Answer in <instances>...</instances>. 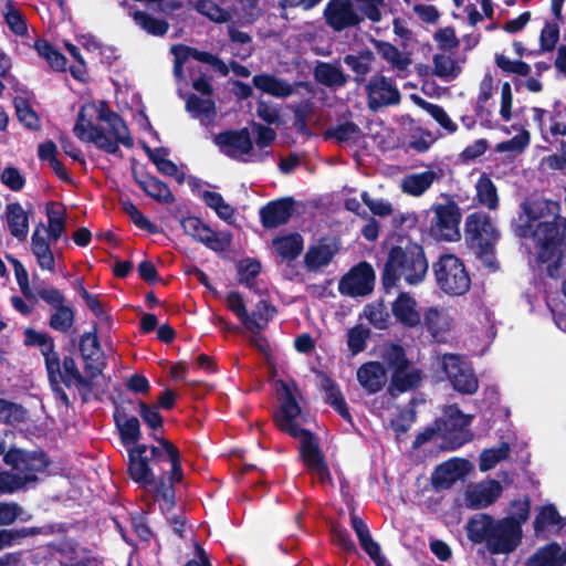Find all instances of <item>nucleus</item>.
Segmentation results:
<instances>
[{"label":"nucleus","instance_id":"1","mask_svg":"<svg viewBox=\"0 0 566 566\" xmlns=\"http://www.w3.org/2000/svg\"><path fill=\"white\" fill-rule=\"evenodd\" d=\"M123 446L127 449V474L144 488H154L155 497L164 502L163 512L176 505L175 484L184 479L181 453L168 439L150 434L158 446L138 443L142 438L140 422L135 416L126 417L124 410L113 415Z\"/></svg>","mask_w":566,"mask_h":566},{"label":"nucleus","instance_id":"2","mask_svg":"<svg viewBox=\"0 0 566 566\" xmlns=\"http://www.w3.org/2000/svg\"><path fill=\"white\" fill-rule=\"evenodd\" d=\"M521 209L525 220L514 226V234L520 239L532 238L536 262L547 264L549 277H559L566 255V217L562 216L560 202L535 199L524 201Z\"/></svg>","mask_w":566,"mask_h":566},{"label":"nucleus","instance_id":"3","mask_svg":"<svg viewBox=\"0 0 566 566\" xmlns=\"http://www.w3.org/2000/svg\"><path fill=\"white\" fill-rule=\"evenodd\" d=\"M277 386L281 406L273 413L275 426L280 431L300 440V458L311 474L317 475L322 484L332 481V474L318 438L311 430L301 428L296 422V418L302 412L296 400L297 385L294 381L279 380Z\"/></svg>","mask_w":566,"mask_h":566},{"label":"nucleus","instance_id":"4","mask_svg":"<svg viewBox=\"0 0 566 566\" xmlns=\"http://www.w3.org/2000/svg\"><path fill=\"white\" fill-rule=\"evenodd\" d=\"M392 242L381 273V286L390 293L401 279L409 285L422 283L429 270V263L422 244L408 235L398 234Z\"/></svg>","mask_w":566,"mask_h":566},{"label":"nucleus","instance_id":"5","mask_svg":"<svg viewBox=\"0 0 566 566\" xmlns=\"http://www.w3.org/2000/svg\"><path fill=\"white\" fill-rule=\"evenodd\" d=\"M465 237L471 248L476 250V256L489 268L496 269L495 243L500 233L493 226L489 214L472 212L465 219Z\"/></svg>","mask_w":566,"mask_h":566},{"label":"nucleus","instance_id":"6","mask_svg":"<svg viewBox=\"0 0 566 566\" xmlns=\"http://www.w3.org/2000/svg\"><path fill=\"white\" fill-rule=\"evenodd\" d=\"M184 2H145L144 10H133L129 8V15L135 24L147 34L153 36H164L169 30V22L166 18L177 22H187L182 17Z\"/></svg>","mask_w":566,"mask_h":566},{"label":"nucleus","instance_id":"7","mask_svg":"<svg viewBox=\"0 0 566 566\" xmlns=\"http://www.w3.org/2000/svg\"><path fill=\"white\" fill-rule=\"evenodd\" d=\"M438 289L449 296H462L471 287V276L464 262L453 253H443L432 263Z\"/></svg>","mask_w":566,"mask_h":566},{"label":"nucleus","instance_id":"8","mask_svg":"<svg viewBox=\"0 0 566 566\" xmlns=\"http://www.w3.org/2000/svg\"><path fill=\"white\" fill-rule=\"evenodd\" d=\"M473 419V415L463 413L455 403L444 407L442 416L437 418L442 438L441 448L452 451L471 442L474 434L469 427Z\"/></svg>","mask_w":566,"mask_h":566},{"label":"nucleus","instance_id":"9","mask_svg":"<svg viewBox=\"0 0 566 566\" xmlns=\"http://www.w3.org/2000/svg\"><path fill=\"white\" fill-rule=\"evenodd\" d=\"M95 113V103H85L81 107L73 128L75 136L82 142L95 144L98 149L107 154L123 158V151L119 146H117L115 142H111V137L107 136L105 129L92 123Z\"/></svg>","mask_w":566,"mask_h":566},{"label":"nucleus","instance_id":"10","mask_svg":"<svg viewBox=\"0 0 566 566\" xmlns=\"http://www.w3.org/2000/svg\"><path fill=\"white\" fill-rule=\"evenodd\" d=\"M433 217L428 228L429 235L437 241L452 242L460 239L459 226L462 213L454 200L432 206Z\"/></svg>","mask_w":566,"mask_h":566},{"label":"nucleus","instance_id":"11","mask_svg":"<svg viewBox=\"0 0 566 566\" xmlns=\"http://www.w3.org/2000/svg\"><path fill=\"white\" fill-rule=\"evenodd\" d=\"M35 293L40 300L54 310L49 318L50 328L67 334L75 323V310L72 305L66 304L63 292L53 286H36Z\"/></svg>","mask_w":566,"mask_h":566},{"label":"nucleus","instance_id":"12","mask_svg":"<svg viewBox=\"0 0 566 566\" xmlns=\"http://www.w3.org/2000/svg\"><path fill=\"white\" fill-rule=\"evenodd\" d=\"M3 461L23 478H30V483L36 482V474L44 472L50 465V459L44 451H27L14 447L4 453Z\"/></svg>","mask_w":566,"mask_h":566},{"label":"nucleus","instance_id":"13","mask_svg":"<svg viewBox=\"0 0 566 566\" xmlns=\"http://www.w3.org/2000/svg\"><path fill=\"white\" fill-rule=\"evenodd\" d=\"M442 369L454 390L463 395H473L479 389V380L461 357L457 354L442 356Z\"/></svg>","mask_w":566,"mask_h":566},{"label":"nucleus","instance_id":"14","mask_svg":"<svg viewBox=\"0 0 566 566\" xmlns=\"http://www.w3.org/2000/svg\"><path fill=\"white\" fill-rule=\"evenodd\" d=\"M365 90L367 107L371 112H377L382 107L398 105L401 101V94L395 81L385 75L376 74L371 76Z\"/></svg>","mask_w":566,"mask_h":566},{"label":"nucleus","instance_id":"15","mask_svg":"<svg viewBox=\"0 0 566 566\" xmlns=\"http://www.w3.org/2000/svg\"><path fill=\"white\" fill-rule=\"evenodd\" d=\"M375 271L368 262H360L346 273L338 283L342 295L352 297L366 296L374 290Z\"/></svg>","mask_w":566,"mask_h":566},{"label":"nucleus","instance_id":"16","mask_svg":"<svg viewBox=\"0 0 566 566\" xmlns=\"http://www.w3.org/2000/svg\"><path fill=\"white\" fill-rule=\"evenodd\" d=\"M522 536V527L511 518L503 517L494 523L488 549L493 555L510 554L518 547Z\"/></svg>","mask_w":566,"mask_h":566},{"label":"nucleus","instance_id":"17","mask_svg":"<svg viewBox=\"0 0 566 566\" xmlns=\"http://www.w3.org/2000/svg\"><path fill=\"white\" fill-rule=\"evenodd\" d=\"M213 143L231 159H239V155L253 154V140L247 127L223 130L213 137Z\"/></svg>","mask_w":566,"mask_h":566},{"label":"nucleus","instance_id":"18","mask_svg":"<svg viewBox=\"0 0 566 566\" xmlns=\"http://www.w3.org/2000/svg\"><path fill=\"white\" fill-rule=\"evenodd\" d=\"M97 119L105 122L109 127L111 142H115L117 146L122 144L126 148H132L134 145L129 129L122 118V116L109 109L106 101H101L99 105H96Z\"/></svg>","mask_w":566,"mask_h":566},{"label":"nucleus","instance_id":"19","mask_svg":"<svg viewBox=\"0 0 566 566\" xmlns=\"http://www.w3.org/2000/svg\"><path fill=\"white\" fill-rule=\"evenodd\" d=\"M294 205L295 201L292 197H284L261 207L259 216L262 227L274 229L287 223L294 212Z\"/></svg>","mask_w":566,"mask_h":566},{"label":"nucleus","instance_id":"20","mask_svg":"<svg viewBox=\"0 0 566 566\" xmlns=\"http://www.w3.org/2000/svg\"><path fill=\"white\" fill-rule=\"evenodd\" d=\"M354 2H327L324 9L326 24L335 31L356 27L363 21L353 7Z\"/></svg>","mask_w":566,"mask_h":566},{"label":"nucleus","instance_id":"21","mask_svg":"<svg viewBox=\"0 0 566 566\" xmlns=\"http://www.w3.org/2000/svg\"><path fill=\"white\" fill-rule=\"evenodd\" d=\"M24 345L41 347V354L44 357L46 374L51 377L57 374L59 353L55 350V343L52 336L44 332H38L28 327L24 331Z\"/></svg>","mask_w":566,"mask_h":566},{"label":"nucleus","instance_id":"22","mask_svg":"<svg viewBox=\"0 0 566 566\" xmlns=\"http://www.w3.org/2000/svg\"><path fill=\"white\" fill-rule=\"evenodd\" d=\"M452 324L453 319L448 312L437 306L427 307L421 314L420 325L439 343L446 340Z\"/></svg>","mask_w":566,"mask_h":566},{"label":"nucleus","instance_id":"23","mask_svg":"<svg viewBox=\"0 0 566 566\" xmlns=\"http://www.w3.org/2000/svg\"><path fill=\"white\" fill-rule=\"evenodd\" d=\"M48 379L50 384H56V381H61L67 388L71 386H75L78 390L92 389V381L90 378L84 377L77 368V365L72 356H64L63 360L59 358V369L57 374L55 373L53 377L48 375Z\"/></svg>","mask_w":566,"mask_h":566},{"label":"nucleus","instance_id":"24","mask_svg":"<svg viewBox=\"0 0 566 566\" xmlns=\"http://www.w3.org/2000/svg\"><path fill=\"white\" fill-rule=\"evenodd\" d=\"M391 312L397 322L412 329L421 324V314L417 311V301L407 292H400L391 304Z\"/></svg>","mask_w":566,"mask_h":566},{"label":"nucleus","instance_id":"25","mask_svg":"<svg viewBox=\"0 0 566 566\" xmlns=\"http://www.w3.org/2000/svg\"><path fill=\"white\" fill-rule=\"evenodd\" d=\"M357 380L367 394H377L387 382V370L379 361H367L357 369Z\"/></svg>","mask_w":566,"mask_h":566},{"label":"nucleus","instance_id":"26","mask_svg":"<svg viewBox=\"0 0 566 566\" xmlns=\"http://www.w3.org/2000/svg\"><path fill=\"white\" fill-rule=\"evenodd\" d=\"M133 178L138 187L155 201L165 205L175 202V196L170 188L159 178L149 174L139 176L135 169H133Z\"/></svg>","mask_w":566,"mask_h":566},{"label":"nucleus","instance_id":"27","mask_svg":"<svg viewBox=\"0 0 566 566\" xmlns=\"http://www.w3.org/2000/svg\"><path fill=\"white\" fill-rule=\"evenodd\" d=\"M192 10L216 23H226L233 19L231 8H222L218 2H184V10L180 11L188 19Z\"/></svg>","mask_w":566,"mask_h":566},{"label":"nucleus","instance_id":"28","mask_svg":"<svg viewBox=\"0 0 566 566\" xmlns=\"http://www.w3.org/2000/svg\"><path fill=\"white\" fill-rule=\"evenodd\" d=\"M442 170H426L419 174H410L403 177L401 189L405 193L419 197L423 195L436 180H440Z\"/></svg>","mask_w":566,"mask_h":566},{"label":"nucleus","instance_id":"29","mask_svg":"<svg viewBox=\"0 0 566 566\" xmlns=\"http://www.w3.org/2000/svg\"><path fill=\"white\" fill-rule=\"evenodd\" d=\"M45 230L44 224L40 222L31 237V250L36 258V262L42 270L54 271L55 259L50 248L49 241L41 235V231Z\"/></svg>","mask_w":566,"mask_h":566},{"label":"nucleus","instance_id":"30","mask_svg":"<svg viewBox=\"0 0 566 566\" xmlns=\"http://www.w3.org/2000/svg\"><path fill=\"white\" fill-rule=\"evenodd\" d=\"M322 389L325 392V402L329 405L345 421L353 423V417L338 384L331 377L324 375L322 378Z\"/></svg>","mask_w":566,"mask_h":566},{"label":"nucleus","instance_id":"31","mask_svg":"<svg viewBox=\"0 0 566 566\" xmlns=\"http://www.w3.org/2000/svg\"><path fill=\"white\" fill-rule=\"evenodd\" d=\"M255 88L274 97H289L294 93V88L287 82L276 77L273 74L261 73L252 77Z\"/></svg>","mask_w":566,"mask_h":566},{"label":"nucleus","instance_id":"32","mask_svg":"<svg viewBox=\"0 0 566 566\" xmlns=\"http://www.w3.org/2000/svg\"><path fill=\"white\" fill-rule=\"evenodd\" d=\"M565 518L560 516L557 507L552 504H545L538 506L536 515L533 522L534 534L538 537L545 531L553 526H557V530H562L565 526Z\"/></svg>","mask_w":566,"mask_h":566},{"label":"nucleus","instance_id":"33","mask_svg":"<svg viewBox=\"0 0 566 566\" xmlns=\"http://www.w3.org/2000/svg\"><path fill=\"white\" fill-rule=\"evenodd\" d=\"M494 523L495 520L485 513L471 517L465 526L468 538L475 544L485 542L488 547Z\"/></svg>","mask_w":566,"mask_h":566},{"label":"nucleus","instance_id":"34","mask_svg":"<svg viewBox=\"0 0 566 566\" xmlns=\"http://www.w3.org/2000/svg\"><path fill=\"white\" fill-rule=\"evenodd\" d=\"M373 44L381 59L389 63L394 70L398 72L406 71L411 64L409 54L401 53L399 49L390 42L373 40Z\"/></svg>","mask_w":566,"mask_h":566},{"label":"nucleus","instance_id":"35","mask_svg":"<svg viewBox=\"0 0 566 566\" xmlns=\"http://www.w3.org/2000/svg\"><path fill=\"white\" fill-rule=\"evenodd\" d=\"M314 78L327 87H343L348 81V76L343 70L328 62H317L314 69Z\"/></svg>","mask_w":566,"mask_h":566},{"label":"nucleus","instance_id":"36","mask_svg":"<svg viewBox=\"0 0 566 566\" xmlns=\"http://www.w3.org/2000/svg\"><path fill=\"white\" fill-rule=\"evenodd\" d=\"M375 54L370 50H361L358 54H347L344 63L354 72V81L357 85L366 82V76L371 71Z\"/></svg>","mask_w":566,"mask_h":566},{"label":"nucleus","instance_id":"37","mask_svg":"<svg viewBox=\"0 0 566 566\" xmlns=\"http://www.w3.org/2000/svg\"><path fill=\"white\" fill-rule=\"evenodd\" d=\"M7 223L10 233L20 241H24L29 233V218L19 202L7 205Z\"/></svg>","mask_w":566,"mask_h":566},{"label":"nucleus","instance_id":"38","mask_svg":"<svg viewBox=\"0 0 566 566\" xmlns=\"http://www.w3.org/2000/svg\"><path fill=\"white\" fill-rule=\"evenodd\" d=\"M336 252V248H333L332 245L324 243L323 240H321L318 244L311 245L307 249L304 255V264L310 271H316L323 266L328 265Z\"/></svg>","mask_w":566,"mask_h":566},{"label":"nucleus","instance_id":"39","mask_svg":"<svg viewBox=\"0 0 566 566\" xmlns=\"http://www.w3.org/2000/svg\"><path fill=\"white\" fill-rule=\"evenodd\" d=\"M48 217V234L49 239L56 242L65 232L66 213L64 207L55 201H50L45 207Z\"/></svg>","mask_w":566,"mask_h":566},{"label":"nucleus","instance_id":"40","mask_svg":"<svg viewBox=\"0 0 566 566\" xmlns=\"http://www.w3.org/2000/svg\"><path fill=\"white\" fill-rule=\"evenodd\" d=\"M251 127L256 135L255 144L259 148V151L251 154V158L249 160L263 163L271 154V151L263 149L272 145L276 138V132L270 126H265L256 122H252Z\"/></svg>","mask_w":566,"mask_h":566},{"label":"nucleus","instance_id":"41","mask_svg":"<svg viewBox=\"0 0 566 566\" xmlns=\"http://www.w3.org/2000/svg\"><path fill=\"white\" fill-rule=\"evenodd\" d=\"M272 243L276 253L289 261L295 260L304 248V240L300 233L277 237Z\"/></svg>","mask_w":566,"mask_h":566},{"label":"nucleus","instance_id":"42","mask_svg":"<svg viewBox=\"0 0 566 566\" xmlns=\"http://www.w3.org/2000/svg\"><path fill=\"white\" fill-rule=\"evenodd\" d=\"M323 137L325 140L333 139L338 144L357 142L363 137L360 127L352 120H347L328 127Z\"/></svg>","mask_w":566,"mask_h":566},{"label":"nucleus","instance_id":"43","mask_svg":"<svg viewBox=\"0 0 566 566\" xmlns=\"http://www.w3.org/2000/svg\"><path fill=\"white\" fill-rule=\"evenodd\" d=\"M421 379V370L417 368L392 371L389 390L395 389L398 392H406L416 389Z\"/></svg>","mask_w":566,"mask_h":566},{"label":"nucleus","instance_id":"44","mask_svg":"<svg viewBox=\"0 0 566 566\" xmlns=\"http://www.w3.org/2000/svg\"><path fill=\"white\" fill-rule=\"evenodd\" d=\"M502 486L497 481H492L490 488L474 490L468 493L467 504L470 509H482L493 504L500 496Z\"/></svg>","mask_w":566,"mask_h":566},{"label":"nucleus","instance_id":"45","mask_svg":"<svg viewBox=\"0 0 566 566\" xmlns=\"http://www.w3.org/2000/svg\"><path fill=\"white\" fill-rule=\"evenodd\" d=\"M478 201L490 210H494L499 206L497 189L489 175L482 174L476 181Z\"/></svg>","mask_w":566,"mask_h":566},{"label":"nucleus","instance_id":"46","mask_svg":"<svg viewBox=\"0 0 566 566\" xmlns=\"http://www.w3.org/2000/svg\"><path fill=\"white\" fill-rule=\"evenodd\" d=\"M433 74L446 81L457 78L461 73V66L457 60L447 54H434L433 59Z\"/></svg>","mask_w":566,"mask_h":566},{"label":"nucleus","instance_id":"47","mask_svg":"<svg viewBox=\"0 0 566 566\" xmlns=\"http://www.w3.org/2000/svg\"><path fill=\"white\" fill-rule=\"evenodd\" d=\"M13 106L15 108L18 120L25 128L30 130H39L41 128L40 118L27 98L15 96L13 99Z\"/></svg>","mask_w":566,"mask_h":566},{"label":"nucleus","instance_id":"48","mask_svg":"<svg viewBox=\"0 0 566 566\" xmlns=\"http://www.w3.org/2000/svg\"><path fill=\"white\" fill-rule=\"evenodd\" d=\"M382 359L391 371L410 368V361L407 358L406 350L400 344L391 343L385 346Z\"/></svg>","mask_w":566,"mask_h":566},{"label":"nucleus","instance_id":"49","mask_svg":"<svg viewBox=\"0 0 566 566\" xmlns=\"http://www.w3.org/2000/svg\"><path fill=\"white\" fill-rule=\"evenodd\" d=\"M557 547V542H552L539 547L526 559L525 566H560Z\"/></svg>","mask_w":566,"mask_h":566},{"label":"nucleus","instance_id":"50","mask_svg":"<svg viewBox=\"0 0 566 566\" xmlns=\"http://www.w3.org/2000/svg\"><path fill=\"white\" fill-rule=\"evenodd\" d=\"M417 104L426 111L448 134H454L458 125L450 118L444 108L438 104L430 103L421 97L417 98Z\"/></svg>","mask_w":566,"mask_h":566},{"label":"nucleus","instance_id":"51","mask_svg":"<svg viewBox=\"0 0 566 566\" xmlns=\"http://www.w3.org/2000/svg\"><path fill=\"white\" fill-rule=\"evenodd\" d=\"M258 4L259 2H234L231 7V21L242 25L253 23L262 14V9Z\"/></svg>","mask_w":566,"mask_h":566},{"label":"nucleus","instance_id":"52","mask_svg":"<svg viewBox=\"0 0 566 566\" xmlns=\"http://www.w3.org/2000/svg\"><path fill=\"white\" fill-rule=\"evenodd\" d=\"M228 308L241 321L247 329L258 327L250 314L248 313L244 300L238 291H231L227 294Z\"/></svg>","mask_w":566,"mask_h":566},{"label":"nucleus","instance_id":"53","mask_svg":"<svg viewBox=\"0 0 566 566\" xmlns=\"http://www.w3.org/2000/svg\"><path fill=\"white\" fill-rule=\"evenodd\" d=\"M459 476L458 467L450 461L439 464L431 476L436 490L449 489Z\"/></svg>","mask_w":566,"mask_h":566},{"label":"nucleus","instance_id":"54","mask_svg":"<svg viewBox=\"0 0 566 566\" xmlns=\"http://www.w3.org/2000/svg\"><path fill=\"white\" fill-rule=\"evenodd\" d=\"M232 233L230 231H213L211 228L205 237H200V243L217 253L228 251L232 244Z\"/></svg>","mask_w":566,"mask_h":566},{"label":"nucleus","instance_id":"55","mask_svg":"<svg viewBox=\"0 0 566 566\" xmlns=\"http://www.w3.org/2000/svg\"><path fill=\"white\" fill-rule=\"evenodd\" d=\"M186 109L192 117L206 116L212 118L216 116V104L212 99H203L196 94H190L186 101Z\"/></svg>","mask_w":566,"mask_h":566},{"label":"nucleus","instance_id":"56","mask_svg":"<svg viewBox=\"0 0 566 566\" xmlns=\"http://www.w3.org/2000/svg\"><path fill=\"white\" fill-rule=\"evenodd\" d=\"M239 274V283L248 289H253L255 285V277L261 272V263L255 259H245L240 261L237 265Z\"/></svg>","mask_w":566,"mask_h":566},{"label":"nucleus","instance_id":"57","mask_svg":"<svg viewBox=\"0 0 566 566\" xmlns=\"http://www.w3.org/2000/svg\"><path fill=\"white\" fill-rule=\"evenodd\" d=\"M510 447L503 442L499 448L485 449L480 454L479 468L482 472L493 469L499 462L509 457Z\"/></svg>","mask_w":566,"mask_h":566},{"label":"nucleus","instance_id":"58","mask_svg":"<svg viewBox=\"0 0 566 566\" xmlns=\"http://www.w3.org/2000/svg\"><path fill=\"white\" fill-rule=\"evenodd\" d=\"M4 21L12 33L22 36L28 33V24L23 13L13 6V2H7L4 11Z\"/></svg>","mask_w":566,"mask_h":566},{"label":"nucleus","instance_id":"59","mask_svg":"<svg viewBox=\"0 0 566 566\" xmlns=\"http://www.w3.org/2000/svg\"><path fill=\"white\" fill-rule=\"evenodd\" d=\"M138 407H139V415L144 421V423L151 429L153 433L157 436L156 433L158 431H164V418L158 411V407L150 406L146 403L143 400H138Z\"/></svg>","mask_w":566,"mask_h":566},{"label":"nucleus","instance_id":"60","mask_svg":"<svg viewBox=\"0 0 566 566\" xmlns=\"http://www.w3.org/2000/svg\"><path fill=\"white\" fill-rule=\"evenodd\" d=\"M25 419V409L13 401L0 398V423L13 424Z\"/></svg>","mask_w":566,"mask_h":566},{"label":"nucleus","instance_id":"61","mask_svg":"<svg viewBox=\"0 0 566 566\" xmlns=\"http://www.w3.org/2000/svg\"><path fill=\"white\" fill-rule=\"evenodd\" d=\"M277 314V310L274 305H272L266 300H261L256 303L255 310L252 312L250 317L254 319V322L258 324V327L249 329L252 333H259L261 329H263L268 323L274 318V316Z\"/></svg>","mask_w":566,"mask_h":566},{"label":"nucleus","instance_id":"62","mask_svg":"<svg viewBox=\"0 0 566 566\" xmlns=\"http://www.w3.org/2000/svg\"><path fill=\"white\" fill-rule=\"evenodd\" d=\"M331 535L333 543L347 554H357V547L352 539L348 530L342 524L335 522L331 525Z\"/></svg>","mask_w":566,"mask_h":566},{"label":"nucleus","instance_id":"63","mask_svg":"<svg viewBox=\"0 0 566 566\" xmlns=\"http://www.w3.org/2000/svg\"><path fill=\"white\" fill-rule=\"evenodd\" d=\"M365 315L369 323L378 329H386L389 326L390 315L381 301L368 304L365 307Z\"/></svg>","mask_w":566,"mask_h":566},{"label":"nucleus","instance_id":"64","mask_svg":"<svg viewBox=\"0 0 566 566\" xmlns=\"http://www.w3.org/2000/svg\"><path fill=\"white\" fill-rule=\"evenodd\" d=\"M122 205L123 210L130 217L137 228L148 231L151 234H156L158 232L157 226L148 220L133 201L126 200L123 201Z\"/></svg>","mask_w":566,"mask_h":566}]
</instances>
